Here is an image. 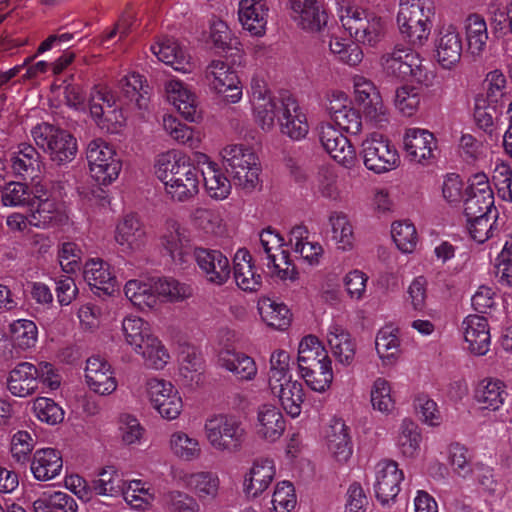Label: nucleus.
<instances>
[{
  "instance_id": "20e7f679",
  "label": "nucleus",
  "mask_w": 512,
  "mask_h": 512,
  "mask_svg": "<svg viewBox=\"0 0 512 512\" xmlns=\"http://www.w3.org/2000/svg\"><path fill=\"white\" fill-rule=\"evenodd\" d=\"M339 18L345 30L359 43L375 46L384 37L386 24L383 18L357 5L341 7Z\"/></svg>"
},
{
  "instance_id": "e2e57ef3",
  "label": "nucleus",
  "mask_w": 512,
  "mask_h": 512,
  "mask_svg": "<svg viewBox=\"0 0 512 512\" xmlns=\"http://www.w3.org/2000/svg\"><path fill=\"white\" fill-rule=\"evenodd\" d=\"M467 218L469 234L477 243H484L496 235L500 229L497 217H490L488 214L477 215L475 218Z\"/></svg>"
},
{
  "instance_id": "f3484780",
  "label": "nucleus",
  "mask_w": 512,
  "mask_h": 512,
  "mask_svg": "<svg viewBox=\"0 0 512 512\" xmlns=\"http://www.w3.org/2000/svg\"><path fill=\"white\" fill-rule=\"evenodd\" d=\"M160 243L174 264L184 267L189 263L192 247L190 232L186 227L174 220L167 221Z\"/></svg>"
},
{
  "instance_id": "1a4fd4ad",
  "label": "nucleus",
  "mask_w": 512,
  "mask_h": 512,
  "mask_svg": "<svg viewBox=\"0 0 512 512\" xmlns=\"http://www.w3.org/2000/svg\"><path fill=\"white\" fill-rule=\"evenodd\" d=\"M91 177L100 185H110L122 170V160L115 148L103 139H94L86 149Z\"/></svg>"
},
{
  "instance_id": "5701e85b",
  "label": "nucleus",
  "mask_w": 512,
  "mask_h": 512,
  "mask_svg": "<svg viewBox=\"0 0 512 512\" xmlns=\"http://www.w3.org/2000/svg\"><path fill=\"white\" fill-rule=\"evenodd\" d=\"M165 94L168 102L189 122H197L201 118L196 94L188 84L178 78H171L165 83Z\"/></svg>"
},
{
  "instance_id": "49530a36",
  "label": "nucleus",
  "mask_w": 512,
  "mask_h": 512,
  "mask_svg": "<svg viewBox=\"0 0 512 512\" xmlns=\"http://www.w3.org/2000/svg\"><path fill=\"white\" fill-rule=\"evenodd\" d=\"M286 105L285 97H271L254 104H251L252 113L255 123L264 132L274 130L276 122L279 124V116H282L284 106Z\"/></svg>"
},
{
  "instance_id": "3c124183",
  "label": "nucleus",
  "mask_w": 512,
  "mask_h": 512,
  "mask_svg": "<svg viewBox=\"0 0 512 512\" xmlns=\"http://www.w3.org/2000/svg\"><path fill=\"white\" fill-rule=\"evenodd\" d=\"M126 480L123 473L115 466H106L101 469L91 481L90 489L100 496H121Z\"/></svg>"
},
{
  "instance_id": "0eeeda50",
  "label": "nucleus",
  "mask_w": 512,
  "mask_h": 512,
  "mask_svg": "<svg viewBox=\"0 0 512 512\" xmlns=\"http://www.w3.org/2000/svg\"><path fill=\"white\" fill-rule=\"evenodd\" d=\"M31 134L37 146L58 165L71 162L77 154L76 138L52 124L40 123L32 129Z\"/></svg>"
},
{
  "instance_id": "2eb2a0df",
  "label": "nucleus",
  "mask_w": 512,
  "mask_h": 512,
  "mask_svg": "<svg viewBox=\"0 0 512 512\" xmlns=\"http://www.w3.org/2000/svg\"><path fill=\"white\" fill-rule=\"evenodd\" d=\"M319 139L325 151L346 169L355 168L358 156L355 147L343 133L331 123L320 126Z\"/></svg>"
},
{
  "instance_id": "dca6fc26",
  "label": "nucleus",
  "mask_w": 512,
  "mask_h": 512,
  "mask_svg": "<svg viewBox=\"0 0 512 512\" xmlns=\"http://www.w3.org/2000/svg\"><path fill=\"white\" fill-rule=\"evenodd\" d=\"M404 473L397 462L384 459L374 467L373 489L376 499L382 505L393 503L400 492V484Z\"/></svg>"
},
{
  "instance_id": "864d4df0",
  "label": "nucleus",
  "mask_w": 512,
  "mask_h": 512,
  "mask_svg": "<svg viewBox=\"0 0 512 512\" xmlns=\"http://www.w3.org/2000/svg\"><path fill=\"white\" fill-rule=\"evenodd\" d=\"M184 483L200 500H213L218 496L220 479L214 472L199 471L187 474Z\"/></svg>"
},
{
  "instance_id": "4be33fe9",
  "label": "nucleus",
  "mask_w": 512,
  "mask_h": 512,
  "mask_svg": "<svg viewBox=\"0 0 512 512\" xmlns=\"http://www.w3.org/2000/svg\"><path fill=\"white\" fill-rule=\"evenodd\" d=\"M290 17L298 28L308 33L321 32L328 15L317 0H288Z\"/></svg>"
},
{
  "instance_id": "0e129e2a",
  "label": "nucleus",
  "mask_w": 512,
  "mask_h": 512,
  "mask_svg": "<svg viewBox=\"0 0 512 512\" xmlns=\"http://www.w3.org/2000/svg\"><path fill=\"white\" fill-rule=\"evenodd\" d=\"M414 408L418 419L428 427H439L444 421L437 402L428 395H418L414 400Z\"/></svg>"
},
{
  "instance_id": "7ed1b4c3",
  "label": "nucleus",
  "mask_w": 512,
  "mask_h": 512,
  "mask_svg": "<svg viewBox=\"0 0 512 512\" xmlns=\"http://www.w3.org/2000/svg\"><path fill=\"white\" fill-rule=\"evenodd\" d=\"M203 431L213 450L227 454L240 452L248 436L240 418L223 413L209 416L204 422Z\"/></svg>"
},
{
  "instance_id": "c9c22d12",
  "label": "nucleus",
  "mask_w": 512,
  "mask_h": 512,
  "mask_svg": "<svg viewBox=\"0 0 512 512\" xmlns=\"http://www.w3.org/2000/svg\"><path fill=\"white\" fill-rule=\"evenodd\" d=\"M37 369L30 362L18 363L9 373L7 388L16 397H27L38 391Z\"/></svg>"
},
{
  "instance_id": "4d7b16f0",
  "label": "nucleus",
  "mask_w": 512,
  "mask_h": 512,
  "mask_svg": "<svg viewBox=\"0 0 512 512\" xmlns=\"http://www.w3.org/2000/svg\"><path fill=\"white\" fill-rule=\"evenodd\" d=\"M291 365V356L286 350L277 349L271 353L267 373L269 389L293 380Z\"/></svg>"
},
{
  "instance_id": "c85d7f7f",
  "label": "nucleus",
  "mask_w": 512,
  "mask_h": 512,
  "mask_svg": "<svg viewBox=\"0 0 512 512\" xmlns=\"http://www.w3.org/2000/svg\"><path fill=\"white\" fill-rule=\"evenodd\" d=\"M285 428V418L277 407L264 404L258 408L254 430L259 439L274 443L281 438Z\"/></svg>"
},
{
  "instance_id": "aec40b11",
  "label": "nucleus",
  "mask_w": 512,
  "mask_h": 512,
  "mask_svg": "<svg viewBox=\"0 0 512 512\" xmlns=\"http://www.w3.org/2000/svg\"><path fill=\"white\" fill-rule=\"evenodd\" d=\"M32 203L29 213L30 226L46 229L59 221L61 205L48 194L44 184L40 182L34 184Z\"/></svg>"
},
{
  "instance_id": "f704fd0d",
  "label": "nucleus",
  "mask_w": 512,
  "mask_h": 512,
  "mask_svg": "<svg viewBox=\"0 0 512 512\" xmlns=\"http://www.w3.org/2000/svg\"><path fill=\"white\" fill-rule=\"evenodd\" d=\"M155 278L147 280L132 279L126 282L124 293L127 299L139 310L154 311L161 307Z\"/></svg>"
},
{
  "instance_id": "9d476101",
  "label": "nucleus",
  "mask_w": 512,
  "mask_h": 512,
  "mask_svg": "<svg viewBox=\"0 0 512 512\" xmlns=\"http://www.w3.org/2000/svg\"><path fill=\"white\" fill-rule=\"evenodd\" d=\"M365 168L375 174H384L400 165V155L383 134L372 132L361 143L360 151Z\"/></svg>"
},
{
  "instance_id": "c756f323",
  "label": "nucleus",
  "mask_w": 512,
  "mask_h": 512,
  "mask_svg": "<svg viewBox=\"0 0 512 512\" xmlns=\"http://www.w3.org/2000/svg\"><path fill=\"white\" fill-rule=\"evenodd\" d=\"M325 439L329 455L338 463H347L353 454V445L346 423L339 418L332 419Z\"/></svg>"
},
{
  "instance_id": "13d9d810",
  "label": "nucleus",
  "mask_w": 512,
  "mask_h": 512,
  "mask_svg": "<svg viewBox=\"0 0 512 512\" xmlns=\"http://www.w3.org/2000/svg\"><path fill=\"white\" fill-rule=\"evenodd\" d=\"M163 129L176 142L191 149L200 147L202 134L186 124L180 122L175 116L165 115L163 117Z\"/></svg>"
},
{
  "instance_id": "58836bf2",
  "label": "nucleus",
  "mask_w": 512,
  "mask_h": 512,
  "mask_svg": "<svg viewBox=\"0 0 512 512\" xmlns=\"http://www.w3.org/2000/svg\"><path fill=\"white\" fill-rule=\"evenodd\" d=\"M463 29L468 53L473 57H482L489 39L485 18L480 14L472 13L464 20Z\"/></svg>"
},
{
  "instance_id": "f8f14e48",
  "label": "nucleus",
  "mask_w": 512,
  "mask_h": 512,
  "mask_svg": "<svg viewBox=\"0 0 512 512\" xmlns=\"http://www.w3.org/2000/svg\"><path fill=\"white\" fill-rule=\"evenodd\" d=\"M204 80L210 90L224 95L226 102L236 104L241 101V81L236 70L228 62L212 60L204 71Z\"/></svg>"
},
{
  "instance_id": "2f4dec72",
  "label": "nucleus",
  "mask_w": 512,
  "mask_h": 512,
  "mask_svg": "<svg viewBox=\"0 0 512 512\" xmlns=\"http://www.w3.org/2000/svg\"><path fill=\"white\" fill-rule=\"evenodd\" d=\"M269 8L266 0H241L238 16L243 29L255 37L266 33Z\"/></svg>"
},
{
  "instance_id": "a19ab883",
  "label": "nucleus",
  "mask_w": 512,
  "mask_h": 512,
  "mask_svg": "<svg viewBox=\"0 0 512 512\" xmlns=\"http://www.w3.org/2000/svg\"><path fill=\"white\" fill-rule=\"evenodd\" d=\"M276 475L275 463L272 459L256 460L244 481V491L249 497H257L271 484Z\"/></svg>"
},
{
  "instance_id": "5fc2aeb1",
  "label": "nucleus",
  "mask_w": 512,
  "mask_h": 512,
  "mask_svg": "<svg viewBox=\"0 0 512 512\" xmlns=\"http://www.w3.org/2000/svg\"><path fill=\"white\" fill-rule=\"evenodd\" d=\"M135 354L140 356L144 365L153 371L164 370L171 360L167 347L156 335H153Z\"/></svg>"
},
{
  "instance_id": "a211bd4d",
  "label": "nucleus",
  "mask_w": 512,
  "mask_h": 512,
  "mask_svg": "<svg viewBox=\"0 0 512 512\" xmlns=\"http://www.w3.org/2000/svg\"><path fill=\"white\" fill-rule=\"evenodd\" d=\"M437 140L427 129L412 127L403 133V150L410 162L429 165L435 158Z\"/></svg>"
},
{
  "instance_id": "ea45409f",
  "label": "nucleus",
  "mask_w": 512,
  "mask_h": 512,
  "mask_svg": "<svg viewBox=\"0 0 512 512\" xmlns=\"http://www.w3.org/2000/svg\"><path fill=\"white\" fill-rule=\"evenodd\" d=\"M62 468V456L54 448L38 449L33 454L30 469L34 478L39 481L56 478L61 473Z\"/></svg>"
},
{
  "instance_id": "423d86ee",
  "label": "nucleus",
  "mask_w": 512,
  "mask_h": 512,
  "mask_svg": "<svg viewBox=\"0 0 512 512\" xmlns=\"http://www.w3.org/2000/svg\"><path fill=\"white\" fill-rule=\"evenodd\" d=\"M226 171L234 184L244 189H253L259 182L260 165L253 150L243 144H230L221 152Z\"/></svg>"
},
{
  "instance_id": "f257e3e1",
  "label": "nucleus",
  "mask_w": 512,
  "mask_h": 512,
  "mask_svg": "<svg viewBox=\"0 0 512 512\" xmlns=\"http://www.w3.org/2000/svg\"><path fill=\"white\" fill-rule=\"evenodd\" d=\"M155 174L173 201H188L199 191L196 167L178 150H169L157 156Z\"/></svg>"
},
{
  "instance_id": "72a5a7b5",
  "label": "nucleus",
  "mask_w": 512,
  "mask_h": 512,
  "mask_svg": "<svg viewBox=\"0 0 512 512\" xmlns=\"http://www.w3.org/2000/svg\"><path fill=\"white\" fill-rule=\"evenodd\" d=\"M465 342L471 353L483 356L491 344V336L488 321L479 315H468L462 322Z\"/></svg>"
},
{
  "instance_id": "39448f33",
  "label": "nucleus",
  "mask_w": 512,
  "mask_h": 512,
  "mask_svg": "<svg viewBox=\"0 0 512 512\" xmlns=\"http://www.w3.org/2000/svg\"><path fill=\"white\" fill-rule=\"evenodd\" d=\"M284 245L283 237L271 228L264 229L259 234L258 253L265 261L271 277L282 281H295L298 272Z\"/></svg>"
},
{
  "instance_id": "c03bdc74",
  "label": "nucleus",
  "mask_w": 512,
  "mask_h": 512,
  "mask_svg": "<svg viewBox=\"0 0 512 512\" xmlns=\"http://www.w3.org/2000/svg\"><path fill=\"white\" fill-rule=\"evenodd\" d=\"M269 391L290 417L296 418L301 414L305 393L300 382L297 380L288 381L269 389Z\"/></svg>"
},
{
  "instance_id": "473e14b6",
  "label": "nucleus",
  "mask_w": 512,
  "mask_h": 512,
  "mask_svg": "<svg viewBox=\"0 0 512 512\" xmlns=\"http://www.w3.org/2000/svg\"><path fill=\"white\" fill-rule=\"evenodd\" d=\"M83 275L95 294L111 295L117 288V280L111 266L100 258L89 259L85 263Z\"/></svg>"
},
{
  "instance_id": "bb28decb",
  "label": "nucleus",
  "mask_w": 512,
  "mask_h": 512,
  "mask_svg": "<svg viewBox=\"0 0 512 512\" xmlns=\"http://www.w3.org/2000/svg\"><path fill=\"white\" fill-rule=\"evenodd\" d=\"M279 129L281 134L293 141H300L309 133L310 125L307 113L291 96H286L284 111L282 116H279Z\"/></svg>"
},
{
  "instance_id": "603ef678",
  "label": "nucleus",
  "mask_w": 512,
  "mask_h": 512,
  "mask_svg": "<svg viewBox=\"0 0 512 512\" xmlns=\"http://www.w3.org/2000/svg\"><path fill=\"white\" fill-rule=\"evenodd\" d=\"M375 350L383 367L395 366L400 357V340L397 333L389 327L380 329L375 337Z\"/></svg>"
},
{
  "instance_id": "6e6d98bb",
  "label": "nucleus",
  "mask_w": 512,
  "mask_h": 512,
  "mask_svg": "<svg viewBox=\"0 0 512 512\" xmlns=\"http://www.w3.org/2000/svg\"><path fill=\"white\" fill-rule=\"evenodd\" d=\"M258 312L261 319L270 327L283 330L289 326L291 313L288 307L276 300L263 297L258 301Z\"/></svg>"
},
{
  "instance_id": "774afa93",
  "label": "nucleus",
  "mask_w": 512,
  "mask_h": 512,
  "mask_svg": "<svg viewBox=\"0 0 512 512\" xmlns=\"http://www.w3.org/2000/svg\"><path fill=\"white\" fill-rule=\"evenodd\" d=\"M391 235L397 248L403 253H411L416 248L418 236L415 226L407 221H395L391 226Z\"/></svg>"
},
{
  "instance_id": "e433bc0d",
  "label": "nucleus",
  "mask_w": 512,
  "mask_h": 512,
  "mask_svg": "<svg viewBox=\"0 0 512 512\" xmlns=\"http://www.w3.org/2000/svg\"><path fill=\"white\" fill-rule=\"evenodd\" d=\"M13 172L25 179L35 181L40 173L42 162L37 150L30 144L21 143L10 157Z\"/></svg>"
},
{
  "instance_id": "8fccbe9b",
  "label": "nucleus",
  "mask_w": 512,
  "mask_h": 512,
  "mask_svg": "<svg viewBox=\"0 0 512 512\" xmlns=\"http://www.w3.org/2000/svg\"><path fill=\"white\" fill-rule=\"evenodd\" d=\"M121 335L125 344L136 353L155 334L146 320L129 315L122 320Z\"/></svg>"
},
{
  "instance_id": "4c0bfd02",
  "label": "nucleus",
  "mask_w": 512,
  "mask_h": 512,
  "mask_svg": "<svg viewBox=\"0 0 512 512\" xmlns=\"http://www.w3.org/2000/svg\"><path fill=\"white\" fill-rule=\"evenodd\" d=\"M167 447L175 458L184 462L196 461L202 455L200 439L184 430L172 431L168 436Z\"/></svg>"
},
{
  "instance_id": "37998d69",
  "label": "nucleus",
  "mask_w": 512,
  "mask_h": 512,
  "mask_svg": "<svg viewBox=\"0 0 512 512\" xmlns=\"http://www.w3.org/2000/svg\"><path fill=\"white\" fill-rule=\"evenodd\" d=\"M234 278L237 286L243 291L255 292L262 285V277L252 264L250 253L239 249L234 256Z\"/></svg>"
},
{
  "instance_id": "680f3d73",
  "label": "nucleus",
  "mask_w": 512,
  "mask_h": 512,
  "mask_svg": "<svg viewBox=\"0 0 512 512\" xmlns=\"http://www.w3.org/2000/svg\"><path fill=\"white\" fill-rule=\"evenodd\" d=\"M125 502L133 509H143L155 499L152 486L140 479L126 480L121 495Z\"/></svg>"
},
{
  "instance_id": "69168bd1",
  "label": "nucleus",
  "mask_w": 512,
  "mask_h": 512,
  "mask_svg": "<svg viewBox=\"0 0 512 512\" xmlns=\"http://www.w3.org/2000/svg\"><path fill=\"white\" fill-rule=\"evenodd\" d=\"M299 375L310 389L318 393L327 391L334 378L332 365L327 363L321 367H305L299 371Z\"/></svg>"
},
{
  "instance_id": "393cba45",
  "label": "nucleus",
  "mask_w": 512,
  "mask_h": 512,
  "mask_svg": "<svg viewBox=\"0 0 512 512\" xmlns=\"http://www.w3.org/2000/svg\"><path fill=\"white\" fill-rule=\"evenodd\" d=\"M436 59L444 69L453 68L461 58L462 39L456 26L443 25L435 39Z\"/></svg>"
},
{
  "instance_id": "ddd939ff",
  "label": "nucleus",
  "mask_w": 512,
  "mask_h": 512,
  "mask_svg": "<svg viewBox=\"0 0 512 512\" xmlns=\"http://www.w3.org/2000/svg\"><path fill=\"white\" fill-rule=\"evenodd\" d=\"M381 64L387 74L401 80L412 79L422 83L427 79V70L420 55L410 48H395L382 56Z\"/></svg>"
},
{
  "instance_id": "4468645a",
  "label": "nucleus",
  "mask_w": 512,
  "mask_h": 512,
  "mask_svg": "<svg viewBox=\"0 0 512 512\" xmlns=\"http://www.w3.org/2000/svg\"><path fill=\"white\" fill-rule=\"evenodd\" d=\"M464 214L475 218L477 215L488 214L497 217L494 193L489 179L484 173H476L469 179L467 198L464 201Z\"/></svg>"
},
{
  "instance_id": "9b49d317",
  "label": "nucleus",
  "mask_w": 512,
  "mask_h": 512,
  "mask_svg": "<svg viewBox=\"0 0 512 512\" xmlns=\"http://www.w3.org/2000/svg\"><path fill=\"white\" fill-rule=\"evenodd\" d=\"M356 104L362 110L365 122L374 128H383L389 122L388 109L372 81L362 75L353 76Z\"/></svg>"
},
{
  "instance_id": "052dcab7",
  "label": "nucleus",
  "mask_w": 512,
  "mask_h": 512,
  "mask_svg": "<svg viewBox=\"0 0 512 512\" xmlns=\"http://www.w3.org/2000/svg\"><path fill=\"white\" fill-rule=\"evenodd\" d=\"M370 403L375 411L383 415H390L395 409V398L392 384L384 377H377L370 388Z\"/></svg>"
},
{
  "instance_id": "6e6552de",
  "label": "nucleus",
  "mask_w": 512,
  "mask_h": 512,
  "mask_svg": "<svg viewBox=\"0 0 512 512\" xmlns=\"http://www.w3.org/2000/svg\"><path fill=\"white\" fill-rule=\"evenodd\" d=\"M144 391L150 406L163 420L175 421L182 414V396L170 380L150 376L144 382Z\"/></svg>"
},
{
  "instance_id": "bf43d9fd",
  "label": "nucleus",
  "mask_w": 512,
  "mask_h": 512,
  "mask_svg": "<svg viewBox=\"0 0 512 512\" xmlns=\"http://www.w3.org/2000/svg\"><path fill=\"white\" fill-rule=\"evenodd\" d=\"M204 186L208 195L215 200L226 199L231 192V183L217 164L208 162L202 169Z\"/></svg>"
},
{
  "instance_id": "6ab92c4d",
  "label": "nucleus",
  "mask_w": 512,
  "mask_h": 512,
  "mask_svg": "<svg viewBox=\"0 0 512 512\" xmlns=\"http://www.w3.org/2000/svg\"><path fill=\"white\" fill-rule=\"evenodd\" d=\"M114 241L126 255H134L144 249L147 235L144 225L137 215L126 214L117 222Z\"/></svg>"
},
{
  "instance_id": "79ce46f5",
  "label": "nucleus",
  "mask_w": 512,
  "mask_h": 512,
  "mask_svg": "<svg viewBox=\"0 0 512 512\" xmlns=\"http://www.w3.org/2000/svg\"><path fill=\"white\" fill-rule=\"evenodd\" d=\"M422 431L418 424L410 418L401 420L394 436V444L398 452L405 458L413 459L421 450Z\"/></svg>"
},
{
  "instance_id": "338daca9",
  "label": "nucleus",
  "mask_w": 512,
  "mask_h": 512,
  "mask_svg": "<svg viewBox=\"0 0 512 512\" xmlns=\"http://www.w3.org/2000/svg\"><path fill=\"white\" fill-rule=\"evenodd\" d=\"M11 338L15 346L29 349L35 346L38 339L36 324L27 319H18L10 325Z\"/></svg>"
},
{
  "instance_id": "a18cd8bd",
  "label": "nucleus",
  "mask_w": 512,
  "mask_h": 512,
  "mask_svg": "<svg viewBox=\"0 0 512 512\" xmlns=\"http://www.w3.org/2000/svg\"><path fill=\"white\" fill-rule=\"evenodd\" d=\"M218 361L221 367L232 372L239 379L252 380L257 375V365L253 358L232 348H224L219 352Z\"/></svg>"
},
{
  "instance_id": "09e8293b",
  "label": "nucleus",
  "mask_w": 512,
  "mask_h": 512,
  "mask_svg": "<svg viewBox=\"0 0 512 512\" xmlns=\"http://www.w3.org/2000/svg\"><path fill=\"white\" fill-rule=\"evenodd\" d=\"M332 365L323 344L314 335H307L302 338L298 347V370L305 367H321L322 364Z\"/></svg>"
},
{
  "instance_id": "de8ad7c7",
  "label": "nucleus",
  "mask_w": 512,
  "mask_h": 512,
  "mask_svg": "<svg viewBox=\"0 0 512 512\" xmlns=\"http://www.w3.org/2000/svg\"><path fill=\"white\" fill-rule=\"evenodd\" d=\"M331 240L339 250L348 252L355 246L353 225L349 216L343 211H332L328 216Z\"/></svg>"
},
{
  "instance_id": "cd10ccee",
  "label": "nucleus",
  "mask_w": 512,
  "mask_h": 512,
  "mask_svg": "<svg viewBox=\"0 0 512 512\" xmlns=\"http://www.w3.org/2000/svg\"><path fill=\"white\" fill-rule=\"evenodd\" d=\"M508 395L504 381L493 377L481 379L473 391V399L479 409L490 412L499 411L504 406Z\"/></svg>"
},
{
  "instance_id": "f03ea898",
  "label": "nucleus",
  "mask_w": 512,
  "mask_h": 512,
  "mask_svg": "<svg viewBox=\"0 0 512 512\" xmlns=\"http://www.w3.org/2000/svg\"><path fill=\"white\" fill-rule=\"evenodd\" d=\"M434 14L431 0H398L396 24L400 34L410 44L423 46L429 39Z\"/></svg>"
},
{
  "instance_id": "a878e982",
  "label": "nucleus",
  "mask_w": 512,
  "mask_h": 512,
  "mask_svg": "<svg viewBox=\"0 0 512 512\" xmlns=\"http://www.w3.org/2000/svg\"><path fill=\"white\" fill-rule=\"evenodd\" d=\"M85 380L91 391L99 395H110L117 389V380L109 362L100 356L87 359Z\"/></svg>"
},
{
  "instance_id": "7c9ffc66",
  "label": "nucleus",
  "mask_w": 512,
  "mask_h": 512,
  "mask_svg": "<svg viewBox=\"0 0 512 512\" xmlns=\"http://www.w3.org/2000/svg\"><path fill=\"white\" fill-rule=\"evenodd\" d=\"M151 52L159 61L180 73H191L194 62L185 47L173 39H164L151 46Z\"/></svg>"
},
{
  "instance_id": "412c9836",
  "label": "nucleus",
  "mask_w": 512,
  "mask_h": 512,
  "mask_svg": "<svg viewBox=\"0 0 512 512\" xmlns=\"http://www.w3.org/2000/svg\"><path fill=\"white\" fill-rule=\"evenodd\" d=\"M193 255L207 282L222 286L229 280L230 262L221 251L197 247L193 250Z\"/></svg>"
},
{
  "instance_id": "b1692460",
  "label": "nucleus",
  "mask_w": 512,
  "mask_h": 512,
  "mask_svg": "<svg viewBox=\"0 0 512 512\" xmlns=\"http://www.w3.org/2000/svg\"><path fill=\"white\" fill-rule=\"evenodd\" d=\"M326 341L335 361L343 367L354 363L356 341L343 324L333 321L327 328Z\"/></svg>"
}]
</instances>
